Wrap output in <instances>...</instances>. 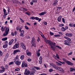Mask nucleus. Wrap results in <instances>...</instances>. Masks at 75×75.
Masks as SVG:
<instances>
[{
	"instance_id": "nucleus-30",
	"label": "nucleus",
	"mask_w": 75,
	"mask_h": 75,
	"mask_svg": "<svg viewBox=\"0 0 75 75\" xmlns=\"http://www.w3.org/2000/svg\"><path fill=\"white\" fill-rule=\"evenodd\" d=\"M69 26L72 27L73 26V23H70L69 24Z\"/></svg>"
},
{
	"instance_id": "nucleus-36",
	"label": "nucleus",
	"mask_w": 75,
	"mask_h": 75,
	"mask_svg": "<svg viewBox=\"0 0 75 75\" xmlns=\"http://www.w3.org/2000/svg\"><path fill=\"white\" fill-rule=\"evenodd\" d=\"M62 8L61 7H58L57 8V11L58 10H59L60 9H61Z\"/></svg>"
},
{
	"instance_id": "nucleus-19",
	"label": "nucleus",
	"mask_w": 75,
	"mask_h": 75,
	"mask_svg": "<svg viewBox=\"0 0 75 75\" xmlns=\"http://www.w3.org/2000/svg\"><path fill=\"white\" fill-rule=\"evenodd\" d=\"M61 18H62V17L61 16H60L58 18L57 20L59 22H60V21H61Z\"/></svg>"
},
{
	"instance_id": "nucleus-14",
	"label": "nucleus",
	"mask_w": 75,
	"mask_h": 75,
	"mask_svg": "<svg viewBox=\"0 0 75 75\" xmlns=\"http://www.w3.org/2000/svg\"><path fill=\"white\" fill-rule=\"evenodd\" d=\"M20 52V50H14L13 51V53L14 54H16V53L18 52Z\"/></svg>"
},
{
	"instance_id": "nucleus-56",
	"label": "nucleus",
	"mask_w": 75,
	"mask_h": 75,
	"mask_svg": "<svg viewBox=\"0 0 75 75\" xmlns=\"http://www.w3.org/2000/svg\"><path fill=\"white\" fill-rule=\"evenodd\" d=\"M65 28L66 30H68V26H66L65 27Z\"/></svg>"
},
{
	"instance_id": "nucleus-51",
	"label": "nucleus",
	"mask_w": 75,
	"mask_h": 75,
	"mask_svg": "<svg viewBox=\"0 0 75 75\" xmlns=\"http://www.w3.org/2000/svg\"><path fill=\"white\" fill-rule=\"evenodd\" d=\"M23 11H27V10L25 8H23Z\"/></svg>"
},
{
	"instance_id": "nucleus-28",
	"label": "nucleus",
	"mask_w": 75,
	"mask_h": 75,
	"mask_svg": "<svg viewBox=\"0 0 75 75\" xmlns=\"http://www.w3.org/2000/svg\"><path fill=\"white\" fill-rule=\"evenodd\" d=\"M7 47V45H3V48H6Z\"/></svg>"
},
{
	"instance_id": "nucleus-29",
	"label": "nucleus",
	"mask_w": 75,
	"mask_h": 75,
	"mask_svg": "<svg viewBox=\"0 0 75 75\" xmlns=\"http://www.w3.org/2000/svg\"><path fill=\"white\" fill-rule=\"evenodd\" d=\"M25 13L26 14H27V15H28V16H30V12H26Z\"/></svg>"
},
{
	"instance_id": "nucleus-5",
	"label": "nucleus",
	"mask_w": 75,
	"mask_h": 75,
	"mask_svg": "<svg viewBox=\"0 0 75 75\" xmlns=\"http://www.w3.org/2000/svg\"><path fill=\"white\" fill-rule=\"evenodd\" d=\"M58 62H56V63L57 64V65H59V66H61V65H62V64H65V62H64L59 61Z\"/></svg>"
},
{
	"instance_id": "nucleus-17",
	"label": "nucleus",
	"mask_w": 75,
	"mask_h": 75,
	"mask_svg": "<svg viewBox=\"0 0 75 75\" xmlns=\"http://www.w3.org/2000/svg\"><path fill=\"white\" fill-rule=\"evenodd\" d=\"M24 30H22L20 36H21V37H23L24 35H23V34H24Z\"/></svg>"
},
{
	"instance_id": "nucleus-52",
	"label": "nucleus",
	"mask_w": 75,
	"mask_h": 75,
	"mask_svg": "<svg viewBox=\"0 0 75 75\" xmlns=\"http://www.w3.org/2000/svg\"><path fill=\"white\" fill-rule=\"evenodd\" d=\"M62 21L63 23H65V20H64V18H62Z\"/></svg>"
},
{
	"instance_id": "nucleus-20",
	"label": "nucleus",
	"mask_w": 75,
	"mask_h": 75,
	"mask_svg": "<svg viewBox=\"0 0 75 75\" xmlns=\"http://www.w3.org/2000/svg\"><path fill=\"white\" fill-rule=\"evenodd\" d=\"M64 44L65 45H69V43H68V42L67 40H65L64 41Z\"/></svg>"
},
{
	"instance_id": "nucleus-40",
	"label": "nucleus",
	"mask_w": 75,
	"mask_h": 75,
	"mask_svg": "<svg viewBox=\"0 0 75 75\" xmlns=\"http://www.w3.org/2000/svg\"><path fill=\"white\" fill-rule=\"evenodd\" d=\"M30 19H32V20H34L35 19V18L33 16H32L30 17Z\"/></svg>"
},
{
	"instance_id": "nucleus-53",
	"label": "nucleus",
	"mask_w": 75,
	"mask_h": 75,
	"mask_svg": "<svg viewBox=\"0 0 75 75\" xmlns=\"http://www.w3.org/2000/svg\"><path fill=\"white\" fill-rule=\"evenodd\" d=\"M44 24L45 25H47V23L46 22H44Z\"/></svg>"
},
{
	"instance_id": "nucleus-46",
	"label": "nucleus",
	"mask_w": 75,
	"mask_h": 75,
	"mask_svg": "<svg viewBox=\"0 0 75 75\" xmlns=\"http://www.w3.org/2000/svg\"><path fill=\"white\" fill-rule=\"evenodd\" d=\"M56 47H57L58 48H59V49H61V47H59V46L57 45L56 46Z\"/></svg>"
},
{
	"instance_id": "nucleus-37",
	"label": "nucleus",
	"mask_w": 75,
	"mask_h": 75,
	"mask_svg": "<svg viewBox=\"0 0 75 75\" xmlns=\"http://www.w3.org/2000/svg\"><path fill=\"white\" fill-rule=\"evenodd\" d=\"M37 54L38 57L40 56V53L39 52H37Z\"/></svg>"
},
{
	"instance_id": "nucleus-10",
	"label": "nucleus",
	"mask_w": 75,
	"mask_h": 75,
	"mask_svg": "<svg viewBox=\"0 0 75 75\" xmlns=\"http://www.w3.org/2000/svg\"><path fill=\"white\" fill-rule=\"evenodd\" d=\"M66 64H68L69 65H70L71 66L73 65V63L69 61H66Z\"/></svg>"
},
{
	"instance_id": "nucleus-41",
	"label": "nucleus",
	"mask_w": 75,
	"mask_h": 75,
	"mask_svg": "<svg viewBox=\"0 0 75 75\" xmlns=\"http://www.w3.org/2000/svg\"><path fill=\"white\" fill-rule=\"evenodd\" d=\"M35 19L36 20H38V19H39V18L37 17H35Z\"/></svg>"
},
{
	"instance_id": "nucleus-34",
	"label": "nucleus",
	"mask_w": 75,
	"mask_h": 75,
	"mask_svg": "<svg viewBox=\"0 0 75 75\" xmlns=\"http://www.w3.org/2000/svg\"><path fill=\"white\" fill-rule=\"evenodd\" d=\"M12 64H14V62H10L9 64V65H11Z\"/></svg>"
},
{
	"instance_id": "nucleus-62",
	"label": "nucleus",
	"mask_w": 75,
	"mask_h": 75,
	"mask_svg": "<svg viewBox=\"0 0 75 75\" xmlns=\"http://www.w3.org/2000/svg\"><path fill=\"white\" fill-rule=\"evenodd\" d=\"M5 44H6V45H8V42H7V41H5Z\"/></svg>"
},
{
	"instance_id": "nucleus-45",
	"label": "nucleus",
	"mask_w": 75,
	"mask_h": 75,
	"mask_svg": "<svg viewBox=\"0 0 75 75\" xmlns=\"http://www.w3.org/2000/svg\"><path fill=\"white\" fill-rule=\"evenodd\" d=\"M20 19L21 20V23H24V21L22 19H21V18H20Z\"/></svg>"
},
{
	"instance_id": "nucleus-47",
	"label": "nucleus",
	"mask_w": 75,
	"mask_h": 75,
	"mask_svg": "<svg viewBox=\"0 0 75 75\" xmlns=\"http://www.w3.org/2000/svg\"><path fill=\"white\" fill-rule=\"evenodd\" d=\"M42 56H40L39 58V60H42Z\"/></svg>"
},
{
	"instance_id": "nucleus-16",
	"label": "nucleus",
	"mask_w": 75,
	"mask_h": 75,
	"mask_svg": "<svg viewBox=\"0 0 75 75\" xmlns=\"http://www.w3.org/2000/svg\"><path fill=\"white\" fill-rule=\"evenodd\" d=\"M46 13H47V12H46L45 11L42 12L39 14V15L40 16H43V15H44V14H46Z\"/></svg>"
},
{
	"instance_id": "nucleus-35",
	"label": "nucleus",
	"mask_w": 75,
	"mask_h": 75,
	"mask_svg": "<svg viewBox=\"0 0 75 75\" xmlns=\"http://www.w3.org/2000/svg\"><path fill=\"white\" fill-rule=\"evenodd\" d=\"M15 71H20V69L19 68H17L15 69Z\"/></svg>"
},
{
	"instance_id": "nucleus-12",
	"label": "nucleus",
	"mask_w": 75,
	"mask_h": 75,
	"mask_svg": "<svg viewBox=\"0 0 75 75\" xmlns=\"http://www.w3.org/2000/svg\"><path fill=\"white\" fill-rule=\"evenodd\" d=\"M66 36L67 37H72L73 34L71 33H67L65 34Z\"/></svg>"
},
{
	"instance_id": "nucleus-4",
	"label": "nucleus",
	"mask_w": 75,
	"mask_h": 75,
	"mask_svg": "<svg viewBox=\"0 0 75 75\" xmlns=\"http://www.w3.org/2000/svg\"><path fill=\"white\" fill-rule=\"evenodd\" d=\"M31 43L34 47H36V45H35V41L34 38H32V39L31 41Z\"/></svg>"
},
{
	"instance_id": "nucleus-43",
	"label": "nucleus",
	"mask_w": 75,
	"mask_h": 75,
	"mask_svg": "<svg viewBox=\"0 0 75 75\" xmlns=\"http://www.w3.org/2000/svg\"><path fill=\"white\" fill-rule=\"evenodd\" d=\"M25 27L26 30H28V27H27V26H25Z\"/></svg>"
},
{
	"instance_id": "nucleus-31",
	"label": "nucleus",
	"mask_w": 75,
	"mask_h": 75,
	"mask_svg": "<svg viewBox=\"0 0 75 75\" xmlns=\"http://www.w3.org/2000/svg\"><path fill=\"white\" fill-rule=\"evenodd\" d=\"M59 36L60 35L59 34L56 35H54V37H59Z\"/></svg>"
},
{
	"instance_id": "nucleus-22",
	"label": "nucleus",
	"mask_w": 75,
	"mask_h": 75,
	"mask_svg": "<svg viewBox=\"0 0 75 75\" xmlns=\"http://www.w3.org/2000/svg\"><path fill=\"white\" fill-rule=\"evenodd\" d=\"M1 68L2 71L4 72H5V69L3 66H1Z\"/></svg>"
},
{
	"instance_id": "nucleus-60",
	"label": "nucleus",
	"mask_w": 75,
	"mask_h": 75,
	"mask_svg": "<svg viewBox=\"0 0 75 75\" xmlns=\"http://www.w3.org/2000/svg\"><path fill=\"white\" fill-rule=\"evenodd\" d=\"M15 59H18V56H16L15 57Z\"/></svg>"
},
{
	"instance_id": "nucleus-9",
	"label": "nucleus",
	"mask_w": 75,
	"mask_h": 75,
	"mask_svg": "<svg viewBox=\"0 0 75 75\" xmlns=\"http://www.w3.org/2000/svg\"><path fill=\"white\" fill-rule=\"evenodd\" d=\"M27 67V64L26 63H25L24 62H23L22 64V67Z\"/></svg>"
},
{
	"instance_id": "nucleus-3",
	"label": "nucleus",
	"mask_w": 75,
	"mask_h": 75,
	"mask_svg": "<svg viewBox=\"0 0 75 75\" xmlns=\"http://www.w3.org/2000/svg\"><path fill=\"white\" fill-rule=\"evenodd\" d=\"M45 41L46 43H47V44L48 43L49 45L51 46V48H52V49L53 50H54V47H53V46H52L53 45H51V44H52V42L51 41V40H45Z\"/></svg>"
},
{
	"instance_id": "nucleus-38",
	"label": "nucleus",
	"mask_w": 75,
	"mask_h": 75,
	"mask_svg": "<svg viewBox=\"0 0 75 75\" xmlns=\"http://www.w3.org/2000/svg\"><path fill=\"white\" fill-rule=\"evenodd\" d=\"M0 55H1V56L3 55V52L1 50H0Z\"/></svg>"
},
{
	"instance_id": "nucleus-26",
	"label": "nucleus",
	"mask_w": 75,
	"mask_h": 75,
	"mask_svg": "<svg viewBox=\"0 0 75 75\" xmlns=\"http://www.w3.org/2000/svg\"><path fill=\"white\" fill-rule=\"evenodd\" d=\"M2 41H6L7 40V38H2Z\"/></svg>"
},
{
	"instance_id": "nucleus-32",
	"label": "nucleus",
	"mask_w": 75,
	"mask_h": 75,
	"mask_svg": "<svg viewBox=\"0 0 75 75\" xmlns=\"http://www.w3.org/2000/svg\"><path fill=\"white\" fill-rule=\"evenodd\" d=\"M50 35H54V33L51 32H50Z\"/></svg>"
},
{
	"instance_id": "nucleus-57",
	"label": "nucleus",
	"mask_w": 75,
	"mask_h": 75,
	"mask_svg": "<svg viewBox=\"0 0 75 75\" xmlns=\"http://www.w3.org/2000/svg\"><path fill=\"white\" fill-rule=\"evenodd\" d=\"M20 10H21V11H23V9H24V8H20Z\"/></svg>"
},
{
	"instance_id": "nucleus-23",
	"label": "nucleus",
	"mask_w": 75,
	"mask_h": 75,
	"mask_svg": "<svg viewBox=\"0 0 75 75\" xmlns=\"http://www.w3.org/2000/svg\"><path fill=\"white\" fill-rule=\"evenodd\" d=\"M70 71H75V68H71L70 69Z\"/></svg>"
},
{
	"instance_id": "nucleus-25",
	"label": "nucleus",
	"mask_w": 75,
	"mask_h": 75,
	"mask_svg": "<svg viewBox=\"0 0 75 75\" xmlns=\"http://www.w3.org/2000/svg\"><path fill=\"white\" fill-rule=\"evenodd\" d=\"M24 55H22L20 57V58L22 60H23V59H24Z\"/></svg>"
},
{
	"instance_id": "nucleus-8",
	"label": "nucleus",
	"mask_w": 75,
	"mask_h": 75,
	"mask_svg": "<svg viewBox=\"0 0 75 75\" xmlns=\"http://www.w3.org/2000/svg\"><path fill=\"white\" fill-rule=\"evenodd\" d=\"M26 54H27V55L28 56L30 57V56L31 55V52L28 51V50H26Z\"/></svg>"
},
{
	"instance_id": "nucleus-49",
	"label": "nucleus",
	"mask_w": 75,
	"mask_h": 75,
	"mask_svg": "<svg viewBox=\"0 0 75 75\" xmlns=\"http://www.w3.org/2000/svg\"><path fill=\"white\" fill-rule=\"evenodd\" d=\"M3 72H4L2 70H0V73H3Z\"/></svg>"
},
{
	"instance_id": "nucleus-6",
	"label": "nucleus",
	"mask_w": 75,
	"mask_h": 75,
	"mask_svg": "<svg viewBox=\"0 0 75 75\" xmlns=\"http://www.w3.org/2000/svg\"><path fill=\"white\" fill-rule=\"evenodd\" d=\"M19 47V43H17L13 47V49H16Z\"/></svg>"
},
{
	"instance_id": "nucleus-13",
	"label": "nucleus",
	"mask_w": 75,
	"mask_h": 75,
	"mask_svg": "<svg viewBox=\"0 0 75 75\" xmlns=\"http://www.w3.org/2000/svg\"><path fill=\"white\" fill-rule=\"evenodd\" d=\"M14 62L17 65H20L21 64V62L18 61H17L16 62L14 61Z\"/></svg>"
},
{
	"instance_id": "nucleus-63",
	"label": "nucleus",
	"mask_w": 75,
	"mask_h": 75,
	"mask_svg": "<svg viewBox=\"0 0 75 75\" xmlns=\"http://www.w3.org/2000/svg\"><path fill=\"white\" fill-rule=\"evenodd\" d=\"M39 33L41 35H42V32L40 31H39Z\"/></svg>"
},
{
	"instance_id": "nucleus-58",
	"label": "nucleus",
	"mask_w": 75,
	"mask_h": 75,
	"mask_svg": "<svg viewBox=\"0 0 75 75\" xmlns=\"http://www.w3.org/2000/svg\"><path fill=\"white\" fill-rule=\"evenodd\" d=\"M33 2H34V1H32V2H31L30 3V4H31V5H33Z\"/></svg>"
},
{
	"instance_id": "nucleus-42",
	"label": "nucleus",
	"mask_w": 75,
	"mask_h": 75,
	"mask_svg": "<svg viewBox=\"0 0 75 75\" xmlns=\"http://www.w3.org/2000/svg\"><path fill=\"white\" fill-rule=\"evenodd\" d=\"M42 60H39V63L40 64H42Z\"/></svg>"
},
{
	"instance_id": "nucleus-61",
	"label": "nucleus",
	"mask_w": 75,
	"mask_h": 75,
	"mask_svg": "<svg viewBox=\"0 0 75 75\" xmlns=\"http://www.w3.org/2000/svg\"><path fill=\"white\" fill-rule=\"evenodd\" d=\"M3 11L4 13L6 12V9H5L4 8L3 9Z\"/></svg>"
},
{
	"instance_id": "nucleus-48",
	"label": "nucleus",
	"mask_w": 75,
	"mask_h": 75,
	"mask_svg": "<svg viewBox=\"0 0 75 75\" xmlns=\"http://www.w3.org/2000/svg\"><path fill=\"white\" fill-rule=\"evenodd\" d=\"M56 56L57 58H58V59H59V56H58V54H56Z\"/></svg>"
},
{
	"instance_id": "nucleus-64",
	"label": "nucleus",
	"mask_w": 75,
	"mask_h": 75,
	"mask_svg": "<svg viewBox=\"0 0 75 75\" xmlns=\"http://www.w3.org/2000/svg\"><path fill=\"white\" fill-rule=\"evenodd\" d=\"M75 7L73 8V10H72V11H73L74 12L75 11Z\"/></svg>"
},
{
	"instance_id": "nucleus-2",
	"label": "nucleus",
	"mask_w": 75,
	"mask_h": 75,
	"mask_svg": "<svg viewBox=\"0 0 75 75\" xmlns=\"http://www.w3.org/2000/svg\"><path fill=\"white\" fill-rule=\"evenodd\" d=\"M5 31L3 35L4 36L7 35L8 34V33L10 30L9 28L8 27H6V26H2L1 27V30L2 31H5Z\"/></svg>"
},
{
	"instance_id": "nucleus-1",
	"label": "nucleus",
	"mask_w": 75,
	"mask_h": 75,
	"mask_svg": "<svg viewBox=\"0 0 75 75\" xmlns=\"http://www.w3.org/2000/svg\"><path fill=\"white\" fill-rule=\"evenodd\" d=\"M50 66L54 68L55 69H56V70H57L58 71H60V72H62V73H64V70L63 68L61 67H58L55 64L52 63H50Z\"/></svg>"
},
{
	"instance_id": "nucleus-7",
	"label": "nucleus",
	"mask_w": 75,
	"mask_h": 75,
	"mask_svg": "<svg viewBox=\"0 0 75 75\" xmlns=\"http://www.w3.org/2000/svg\"><path fill=\"white\" fill-rule=\"evenodd\" d=\"M30 74V71L28 70L27 69H25V72L24 73V75H28Z\"/></svg>"
},
{
	"instance_id": "nucleus-15",
	"label": "nucleus",
	"mask_w": 75,
	"mask_h": 75,
	"mask_svg": "<svg viewBox=\"0 0 75 75\" xmlns=\"http://www.w3.org/2000/svg\"><path fill=\"white\" fill-rule=\"evenodd\" d=\"M13 42H14V40L12 39L10 42H9L8 45H11L13 43Z\"/></svg>"
},
{
	"instance_id": "nucleus-50",
	"label": "nucleus",
	"mask_w": 75,
	"mask_h": 75,
	"mask_svg": "<svg viewBox=\"0 0 75 75\" xmlns=\"http://www.w3.org/2000/svg\"><path fill=\"white\" fill-rule=\"evenodd\" d=\"M30 75H34V72H30Z\"/></svg>"
},
{
	"instance_id": "nucleus-39",
	"label": "nucleus",
	"mask_w": 75,
	"mask_h": 75,
	"mask_svg": "<svg viewBox=\"0 0 75 75\" xmlns=\"http://www.w3.org/2000/svg\"><path fill=\"white\" fill-rule=\"evenodd\" d=\"M53 71V69H50L49 70V71L50 72H52V71Z\"/></svg>"
},
{
	"instance_id": "nucleus-59",
	"label": "nucleus",
	"mask_w": 75,
	"mask_h": 75,
	"mask_svg": "<svg viewBox=\"0 0 75 75\" xmlns=\"http://www.w3.org/2000/svg\"><path fill=\"white\" fill-rule=\"evenodd\" d=\"M5 67L6 69H7V68H8V66H7V65H6Z\"/></svg>"
},
{
	"instance_id": "nucleus-44",
	"label": "nucleus",
	"mask_w": 75,
	"mask_h": 75,
	"mask_svg": "<svg viewBox=\"0 0 75 75\" xmlns=\"http://www.w3.org/2000/svg\"><path fill=\"white\" fill-rule=\"evenodd\" d=\"M72 52H70L69 53L68 55H72Z\"/></svg>"
},
{
	"instance_id": "nucleus-27",
	"label": "nucleus",
	"mask_w": 75,
	"mask_h": 75,
	"mask_svg": "<svg viewBox=\"0 0 75 75\" xmlns=\"http://www.w3.org/2000/svg\"><path fill=\"white\" fill-rule=\"evenodd\" d=\"M34 68L37 70H40V67H35Z\"/></svg>"
},
{
	"instance_id": "nucleus-33",
	"label": "nucleus",
	"mask_w": 75,
	"mask_h": 75,
	"mask_svg": "<svg viewBox=\"0 0 75 75\" xmlns=\"http://www.w3.org/2000/svg\"><path fill=\"white\" fill-rule=\"evenodd\" d=\"M64 25L63 24H60L59 25V27H63V26H64Z\"/></svg>"
},
{
	"instance_id": "nucleus-24",
	"label": "nucleus",
	"mask_w": 75,
	"mask_h": 75,
	"mask_svg": "<svg viewBox=\"0 0 75 75\" xmlns=\"http://www.w3.org/2000/svg\"><path fill=\"white\" fill-rule=\"evenodd\" d=\"M61 30L62 31H65L66 30V29L64 28V27H62L61 28Z\"/></svg>"
},
{
	"instance_id": "nucleus-55",
	"label": "nucleus",
	"mask_w": 75,
	"mask_h": 75,
	"mask_svg": "<svg viewBox=\"0 0 75 75\" xmlns=\"http://www.w3.org/2000/svg\"><path fill=\"white\" fill-rule=\"evenodd\" d=\"M4 14L5 16H7V13L6 12L4 13Z\"/></svg>"
},
{
	"instance_id": "nucleus-11",
	"label": "nucleus",
	"mask_w": 75,
	"mask_h": 75,
	"mask_svg": "<svg viewBox=\"0 0 75 75\" xmlns=\"http://www.w3.org/2000/svg\"><path fill=\"white\" fill-rule=\"evenodd\" d=\"M21 47L23 49V50H26V47L25 46V45L23 43H22L21 44Z\"/></svg>"
},
{
	"instance_id": "nucleus-54",
	"label": "nucleus",
	"mask_w": 75,
	"mask_h": 75,
	"mask_svg": "<svg viewBox=\"0 0 75 75\" xmlns=\"http://www.w3.org/2000/svg\"><path fill=\"white\" fill-rule=\"evenodd\" d=\"M64 61V62H66L67 61L66 59H65L64 58L62 59Z\"/></svg>"
},
{
	"instance_id": "nucleus-21",
	"label": "nucleus",
	"mask_w": 75,
	"mask_h": 75,
	"mask_svg": "<svg viewBox=\"0 0 75 75\" xmlns=\"http://www.w3.org/2000/svg\"><path fill=\"white\" fill-rule=\"evenodd\" d=\"M22 28H23V27L22 26V27H21V28H20V27L18 26L16 28V29H17V30H19L20 31H21V29Z\"/></svg>"
},
{
	"instance_id": "nucleus-18",
	"label": "nucleus",
	"mask_w": 75,
	"mask_h": 75,
	"mask_svg": "<svg viewBox=\"0 0 75 75\" xmlns=\"http://www.w3.org/2000/svg\"><path fill=\"white\" fill-rule=\"evenodd\" d=\"M64 38H65V39H66V40H68V41H71V39L69 38L67 36H64Z\"/></svg>"
}]
</instances>
